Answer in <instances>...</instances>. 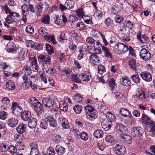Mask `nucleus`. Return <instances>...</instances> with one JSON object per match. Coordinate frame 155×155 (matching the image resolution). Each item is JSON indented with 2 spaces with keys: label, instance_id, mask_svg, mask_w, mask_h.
Listing matches in <instances>:
<instances>
[{
  "label": "nucleus",
  "instance_id": "f257e3e1",
  "mask_svg": "<svg viewBox=\"0 0 155 155\" xmlns=\"http://www.w3.org/2000/svg\"><path fill=\"white\" fill-rule=\"evenodd\" d=\"M35 77L29 76L25 73L22 76V79L24 81L22 84L21 87L23 90L27 89L30 87L31 85L34 83L35 81Z\"/></svg>",
  "mask_w": 155,
  "mask_h": 155
},
{
  "label": "nucleus",
  "instance_id": "f03ea898",
  "mask_svg": "<svg viewBox=\"0 0 155 155\" xmlns=\"http://www.w3.org/2000/svg\"><path fill=\"white\" fill-rule=\"evenodd\" d=\"M29 104L31 107H33L35 110L38 114L41 113L42 107L38 101L34 97H31L29 99Z\"/></svg>",
  "mask_w": 155,
  "mask_h": 155
},
{
  "label": "nucleus",
  "instance_id": "7ed1b4c3",
  "mask_svg": "<svg viewBox=\"0 0 155 155\" xmlns=\"http://www.w3.org/2000/svg\"><path fill=\"white\" fill-rule=\"evenodd\" d=\"M90 76L87 75L85 74H80L78 78V75L74 74L71 78L72 80L76 83H80L81 82V81H88L90 80Z\"/></svg>",
  "mask_w": 155,
  "mask_h": 155
},
{
  "label": "nucleus",
  "instance_id": "20e7f679",
  "mask_svg": "<svg viewBox=\"0 0 155 155\" xmlns=\"http://www.w3.org/2000/svg\"><path fill=\"white\" fill-rule=\"evenodd\" d=\"M38 61L42 63V67L44 68L51 64V57L48 55L41 54L38 57Z\"/></svg>",
  "mask_w": 155,
  "mask_h": 155
},
{
  "label": "nucleus",
  "instance_id": "39448f33",
  "mask_svg": "<svg viewBox=\"0 0 155 155\" xmlns=\"http://www.w3.org/2000/svg\"><path fill=\"white\" fill-rule=\"evenodd\" d=\"M115 51H120L121 53H124L128 51V46L123 43L118 42L114 47Z\"/></svg>",
  "mask_w": 155,
  "mask_h": 155
},
{
  "label": "nucleus",
  "instance_id": "423d86ee",
  "mask_svg": "<svg viewBox=\"0 0 155 155\" xmlns=\"http://www.w3.org/2000/svg\"><path fill=\"white\" fill-rule=\"evenodd\" d=\"M89 60L92 65L94 66L101 63L100 58L95 53H93L90 56Z\"/></svg>",
  "mask_w": 155,
  "mask_h": 155
},
{
  "label": "nucleus",
  "instance_id": "0eeeda50",
  "mask_svg": "<svg viewBox=\"0 0 155 155\" xmlns=\"http://www.w3.org/2000/svg\"><path fill=\"white\" fill-rule=\"evenodd\" d=\"M11 109L12 114L16 116L19 115L20 113H22V111L21 107L16 102H13L12 104Z\"/></svg>",
  "mask_w": 155,
  "mask_h": 155
},
{
  "label": "nucleus",
  "instance_id": "6e6552de",
  "mask_svg": "<svg viewBox=\"0 0 155 155\" xmlns=\"http://www.w3.org/2000/svg\"><path fill=\"white\" fill-rule=\"evenodd\" d=\"M114 150L117 155H124L126 153L125 147L121 145L117 144L114 148Z\"/></svg>",
  "mask_w": 155,
  "mask_h": 155
},
{
  "label": "nucleus",
  "instance_id": "1a4fd4ad",
  "mask_svg": "<svg viewBox=\"0 0 155 155\" xmlns=\"http://www.w3.org/2000/svg\"><path fill=\"white\" fill-rule=\"evenodd\" d=\"M59 124L64 129L68 128L70 126L68 119L63 116H60L58 118Z\"/></svg>",
  "mask_w": 155,
  "mask_h": 155
},
{
  "label": "nucleus",
  "instance_id": "9d476101",
  "mask_svg": "<svg viewBox=\"0 0 155 155\" xmlns=\"http://www.w3.org/2000/svg\"><path fill=\"white\" fill-rule=\"evenodd\" d=\"M29 61L31 63L30 68L35 72L38 71L39 67L37 63L36 59L35 57H30L29 58Z\"/></svg>",
  "mask_w": 155,
  "mask_h": 155
},
{
  "label": "nucleus",
  "instance_id": "9b49d317",
  "mask_svg": "<svg viewBox=\"0 0 155 155\" xmlns=\"http://www.w3.org/2000/svg\"><path fill=\"white\" fill-rule=\"evenodd\" d=\"M140 56L144 61L149 60L151 57V54L149 51L145 48H142L140 51Z\"/></svg>",
  "mask_w": 155,
  "mask_h": 155
},
{
  "label": "nucleus",
  "instance_id": "f8f14e48",
  "mask_svg": "<svg viewBox=\"0 0 155 155\" xmlns=\"http://www.w3.org/2000/svg\"><path fill=\"white\" fill-rule=\"evenodd\" d=\"M143 133L142 128L140 127H136L133 128L131 132L132 135L134 137H140Z\"/></svg>",
  "mask_w": 155,
  "mask_h": 155
},
{
  "label": "nucleus",
  "instance_id": "ddd939ff",
  "mask_svg": "<svg viewBox=\"0 0 155 155\" xmlns=\"http://www.w3.org/2000/svg\"><path fill=\"white\" fill-rule=\"evenodd\" d=\"M140 76L145 81L150 82L152 80L151 74L148 71L142 72L140 74Z\"/></svg>",
  "mask_w": 155,
  "mask_h": 155
},
{
  "label": "nucleus",
  "instance_id": "4468645a",
  "mask_svg": "<svg viewBox=\"0 0 155 155\" xmlns=\"http://www.w3.org/2000/svg\"><path fill=\"white\" fill-rule=\"evenodd\" d=\"M119 137L124 140V142L127 144H131L132 142L131 137L127 134L122 133L120 134Z\"/></svg>",
  "mask_w": 155,
  "mask_h": 155
},
{
  "label": "nucleus",
  "instance_id": "2eb2a0df",
  "mask_svg": "<svg viewBox=\"0 0 155 155\" xmlns=\"http://www.w3.org/2000/svg\"><path fill=\"white\" fill-rule=\"evenodd\" d=\"M42 70L44 72L52 75L54 74L56 71L55 68L51 64L49 66L43 68Z\"/></svg>",
  "mask_w": 155,
  "mask_h": 155
},
{
  "label": "nucleus",
  "instance_id": "dca6fc26",
  "mask_svg": "<svg viewBox=\"0 0 155 155\" xmlns=\"http://www.w3.org/2000/svg\"><path fill=\"white\" fill-rule=\"evenodd\" d=\"M47 120L48 121V123H49V125L51 127H56L57 125V124L55 119L51 114L47 113Z\"/></svg>",
  "mask_w": 155,
  "mask_h": 155
},
{
  "label": "nucleus",
  "instance_id": "f3484780",
  "mask_svg": "<svg viewBox=\"0 0 155 155\" xmlns=\"http://www.w3.org/2000/svg\"><path fill=\"white\" fill-rule=\"evenodd\" d=\"M43 104L45 107H50L54 105V101L50 98H45L42 100Z\"/></svg>",
  "mask_w": 155,
  "mask_h": 155
},
{
  "label": "nucleus",
  "instance_id": "a211bd4d",
  "mask_svg": "<svg viewBox=\"0 0 155 155\" xmlns=\"http://www.w3.org/2000/svg\"><path fill=\"white\" fill-rule=\"evenodd\" d=\"M18 120L15 117H12L8 119L7 121V124L10 127H15L18 124Z\"/></svg>",
  "mask_w": 155,
  "mask_h": 155
},
{
  "label": "nucleus",
  "instance_id": "6ab92c4d",
  "mask_svg": "<svg viewBox=\"0 0 155 155\" xmlns=\"http://www.w3.org/2000/svg\"><path fill=\"white\" fill-rule=\"evenodd\" d=\"M47 113L45 114L44 116V118L42 119L40 124V127L42 128L46 129L47 128L48 123L47 120Z\"/></svg>",
  "mask_w": 155,
  "mask_h": 155
},
{
  "label": "nucleus",
  "instance_id": "aec40b11",
  "mask_svg": "<svg viewBox=\"0 0 155 155\" xmlns=\"http://www.w3.org/2000/svg\"><path fill=\"white\" fill-rule=\"evenodd\" d=\"M15 44L12 42L10 41L7 45L6 48L8 52H14L16 49Z\"/></svg>",
  "mask_w": 155,
  "mask_h": 155
},
{
  "label": "nucleus",
  "instance_id": "412c9836",
  "mask_svg": "<svg viewBox=\"0 0 155 155\" xmlns=\"http://www.w3.org/2000/svg\"><path fill=\"white\" fill-rule=\"evenodd\" d=\"M121 84L124 86H129L131 84V81L127 77H122L120 79Z\"/></svg>",
  "mask_w": 155,
  "mask_h": 155
},
{
  "label": "nucleus",
  "instance_id": "4be33fe9",
  "mask_svg": "<svg viewBox=\"0 0 155 155\" xmlns=\"http://www.w3.org/2000/svg\"><path fill=\"white\" fill-rule=\"evenodd\" d=\"M96 111L93 112H87L86 116L88 119L90 120H94L97 117Z\"/></svg>",
  "mask_w": 155,
  "mask_h": 155
},
{
  "label": "nucleus",
  "instance_id": "5701e85b",
  "mask_svg": "<svg viewBox=\"0 0 155 155\" xmlns=\"http://www.w3.org/2000/svg\"><path fill=\"white\" fill-rule=\"evenodd\" d=\"M141 119L143 122L145 124L147 125H149L151 123L152 121L151 119L144 113L142 114Z\"/></svg>",
  "mask_w": 155,
  "mask_h": 155
},
{
  "label": "nucleus",
  "instance_id": "b1692460",
  "mask_svg": "<svg viewBox=\"0 0 155 155\" xmlns=\"http://www.w3.org/2000/svg\"><path fill=\"white\" fill-rule=\"evenodd\" d=\"M31 150L29 155H40L37 144L35 145V146H32Z\"/></svg>",
  "mask_w": 155,
  "mask_h": 155
},
{
  "label": "nucleus",
  "instance_id": "393cba45",
  "mask_svg": "<svg viewBox=\"0 0 155 155\" xmlns=\"http://www.w3.org/2000/svg\"><path fill=\"white\" fill-rule=\"evenodd\" d=\"M26 127V125L25 124H20L16 127L17 131L20 134H22L25 132Z\"/></svg>",
  "mask_w": 155,
  "mask_h": 155
},
{
  "label": "nucleus",
  "instance_id": "a878e982",
  "mask_svg": "<svg viewBox=\"0 0 155 155\" xmlns=\"http://www.w3.org/2000/svg\"><path fill=\"white\" fill-rule=\"evenodd\" d=\"M21 113V117L22 120H28L29 119L31 115L30 112L25 110Z\"/></svg>",
  "mask_w": 155,
  "mask_h": 155
},
{
  "label": "nucleus",
  "instance_id": "bb28decb",
  "mask_svg": "<svg viewBox=\"0 0 155 155\" xmlns=\"http://www.w3.org/2000/svg\"><path fill=\"white\" fill-rule=\"evenodd\" d=\"M106 117L108 122L111 123L114 121L116 119L115 116L110 112H108L107 113Z\"/></svg>",
  "mask_w": 155,
  "mask_h": 155
},
{
  "label": "nucleus",
  "instance_id": "cd10ccee",
  "mask_svg": "<svg viewBox=\"0 0 155 155\" xmlns=\"http://www.w3.org/2000/svg\"><path fill=\"white\" fill-rule=\"evenodd\" d=\"M126 127L120 123H117L115 126V129L118 132H121L124 131Z\"/></svg>",
  "mask_w": 155,
  "mask_h": 155
},
{
  "label": "nucleus",
  "instance_id": "c85d7f7f",
  "mask_svg": "<svg viewBox=\"0 0 155 155\" xmlns=\"http://www.w3.org/2000/svg\"><path fill=\"white\" fill-rule=\"evenodd\" d=\"M37 120L35 118H31L28 123V126L31 128H35L37 125Z\"/></svg>",
  "mask_w": 155,
  "mask_h": 155
},
{
  "label": "nucleus",
  "instance_id": "c756f323",
  "mask_svg": "<svg viewBox=\"0 0 155 155\" xmlns=\"http://www.w3.org/2000/svg\"><path fill=\"white\" fill-rule=\"evenodd\" d=\"M3 106L5 107H8L10 106L11 103L8 97H3L2 100Z\"/></svg>",
  "mask_w": 155,
  "mask_h": 155
},
{
  "label": "nucleus",
  "instance_id": "7c9ffc66",
  "mask_svg": "<svg viewBox=\"0 0 155 155\" xmlns=\"http://www.w3.org/2000/svg\"><path fill=\"white\" fill-rule=\"evenodd\" d=\"M18 52L17 54V58L20 61L24 60L25 57V55L24 51L20 49L18 50Z\"/></svg>",
  "mask_w": 155,
  "mask_h": 155
},
{
  "label": "nucleus",
  "instance_id": "2f4dec72",
  "mask_svg": "<svg viewBox=\"0 0 155 155\" xmlns=\"http://www.w3.org/2000/svg\"><path fill=\"white\" fill-rule=\"evenodd\" d=\"M120 113L121 115L124 117L130 116L131 115V114L126 108H122L120 109Z\"/></svg>",
  "mask_w": 155,
  "mask_h": 155
},
{
  "label": "nucleus",
  "instance_id": "473e14b6",
  "mask_svg": "<svg viewBox=\"0 0 155 155\" xmlns=\"http://www.w3.org/2000/svg\"><path fill=\"white\" fill-rule=\"evenodd\" d=\"M102 50L104 51L105 56L108 58H112V56L110 51L106 47L103 46L102 47Z\"/></svg>",
  "mask_w": 155,
  "mask_h": 155
},
{
  "label": "nucleus",
  "instance_id": "72a5a7b5",
  "mask_svg": "<svg viewBox=\"0 0 155 155\" xmlns=\"http://www.w3.org/2000/svg\"><path fill=\"white\" fill-rule=\"evenodd\" d=\"M103 133L100 129H98L95 130L94 133V135L96 138H100L103 136Z\"/></svg>",
  "mask_w": 155,
  "mask_h": 155
},
{
  "label": "nucleus",
  "instance_id": "f704fd0d",
  "mask_svg": "<svg viewBox=\"0 0 155 155\" xmlns=\"http://www.w3.org/2000/svg\"><path fill=\"white\" fill-rule=\"evenodd\" d=\"M137 96L141 99L143 98L145 99L146 97L145 92L143 91L140 88H138L137 92Z\"/></svg>",
  "mask_w": 155,
  "mask_h": 155
},
{
  "label": "nucleus",
  "instance_id": "c9c22d12",
  "mask_svg": "<svg viewBox=\"0 0 155 155\" xmlns=\"http://www.w3.org/2000/svg\"><path fill=\"white\" fill-rule=\"evenodd\" d=\"M55 150L57 153L59 155H63L65 152V149L59 145H57Z\"/></svg>",
  "mask_w": 155,
  "mask_h": 155
},
{
  "label": "nucleus",
  "instance_id": "e433bc0d",
  "mask_svg": "<svg viewBox=\"0 0 155 155\" xmlns=\"http://www.w3.org/2000/svg\"><path fill=\"white\" fill-rule=\"evenodd\" d=\"M74 5V2L72 0H67L65 3V5L66 6L67 8H72Z\"/></svg>",
  "mask_w": 155,
  "mask_h": 155
},
{
  "label": "nucleus",
  "instance_id": "4c0bfd02",
  "mask_svg": "<svg viewBox=\"0 0 155 155\" xmlns=\"http://www.w3.org/2000/svg\"><path fill=\"white\" fill-rule=\"evenodd\" d=\"M131 78L133 81L136 84H139L140 81V79L137 74H135L131 76Z\"/></svg>",
  "mask_w": 155,
  "mask_h": 155
},
{
  "label": "nucleus",
  "instance_id": "58836bf2",
  "mask_svg": "<svg viewBox=\"0 0 155 155\" xmlns=\"http://www.w3.org/2000/svg\"><path fill=\"white\" fill-rule=\"evenodd\" d=\"M6 85V87L9 90H14L15 87V84L12 81H10L7 82Z\"/></svg>",
  "mask_w": 155,
  "mask_h": 155
},
{
  "label": "nucleus",
  "instance_id": "ea45409f",
  "mask_svg": "<svg viewBox=\"0 0 155 155\" xmlns=\"http://www.w3.org/2000/svg\"><path fill=\"white\" fill-rule=\"evenodd\" d=\"M128 65L130 68L135 70L136 68V61L133 59H130L128 61Z\"/></svg>",
  "mask_w": 155,
  "mask_h": 155
},
{
  "label": "nucleus",
  "instance_id": "a19ab883",
  "mask_svg": "<svg viewBox=\"0 0 155 155\" xmlns=\"http://www.w3.org/2000/svg\"><path fill=\"white\" fill-rule=\"evenodd\" d=\"M108 84L111 90L113 91L116 86L115 81L114 78H111L108 82Z\"/></svg>",
  "mask_w": 155,
  "mask_h": 155
},
{
  "label": "nucleus",
  "instance_id": "79ce46f5",
  "mask_svg": "<svg viewBox=\"0 0 155 155\" xmlns=\"http://www.w3.org/2000/svg\"><path fill=\"white\" fill-rule=\"evenodd\" d=\"M44 38L49 42H52L54 44V43H55L54 41L55 39L54 35H47L45 36H44Z\"/></svg>",
  "mask_w": 155,
  "mask_h": 155
},
{
  "label": "nucleus",
  "instance_id": "37998d69",
  "mask_svg": "<svg viewBox=\"0 0 155 155\" xmlns=\"http://www.w3.org/2000/svg\"><path fill=\"white\" fill-rule=\"evenodd\" d=\"M38 32L41 35L44 37L48 34L47 30L43 27H41L39 29Z\"/></svg>",
  "mask_w": 155,
  "mask_h": 155
},
{
  "label": "nucleus",
  "instance_id": "c03bdc74",
  "mask_svg": "<svg viewBox=\"0 0 155 155\" xmlns=\"http://www.w3.org/2000/svg\"><path fill=\"white\" fill-rule=\"evenodd\" d=\"M82 107L79 105H76L73 107V109L75 112L77 114H80L82 109Z\"/></svg>",
  "mask_w": 155,
  "mask_h": 155
},
{
  "label": "nucleus",
  "instance_id": "a18cd8bd",
  "mask_svg": "<svg viewBox=\"0 0 155 155\" xmlns=\"http://www.w3.org/2000/svg\"><path fill=\"white\" fill-rule=\"evenodd\" d=\"M133 24L132 22L130 21H125L123 23V25L124 27V29H126V28H128L130 29H131L133 26Z\"/></svg>",
  "mask_w": 155,
  "mask_h": 155
},
{
  "label": "nucleus",
  "instance_id": "49530a36",
  "mask_svg": "<svg viewBox=\"0 0 155 155\" xmlns=\"http://www.w3.org/2000/svg\"><path fill=\"white\" fill-rule=\"evenodd\" d=\"M9 15L12 17L14 21H15V19L18 20L20 16L18 13L12 12H10L9 14Z\"/></svg>",
  "mask_w": 155,
  "mask_h": 155
},
{
  "label": "nucleus",
  "instance_id": "de8ad7c7",
  "mask_svg": "<svg viewBox=\"0 0 155 155\" xmlns=\"http://www.w3.org/2000/svg\"><path fill=\"white\" fill-rule=\"evenodd\" d=\"M46 48L48 53L49 55H51L54 52V50L53 47L49 44H46Z\"/></svg>",
  "mask_w": 155,
  "mask_h": 155
},
{
  "label": "nucleus",
  "instance_id": "09e8293b",
  "mask_svg": "<svg viewBox=\"0 0 155 155\" xmlns=\"http://www.w3.org/2000/svg\"><path fill=\"white\" fill-rule=\"evenodd\" d=\"M15 140L17 142H22L24 138L23 135L22 134H15L14 136Z\"/></svg>",
  "mask_w": 155,
  "mask_h": 155
},
{
  "label": "nucleus",
  "instance_id": "8fccbe9b",
  "mask_svg": "<svg viewBox=\"0 0 155 155\" xmlns=\"http://www.w3.org/2000/svg\"><path fill=\"white\" fill-rule=\"evenodd\" d=\"M50 17L48 15H45L43 17L41 22L45 24H48L49 23Z\"/></svg>",
  "mask_w": 155,
  "mask_h": 155
},
{
  "label": "nucleus",
  "instance_id": "3c124183",
  "mask_svg": "<svg viewBox=\"0 0 155 155\" xmlns=\"http://www.w3.org/2000/svg\"><path fill=\"white\" fill-rule=\"evenodd\" d=\"M77 15L80 17L83 18L84 17H86L84 15V12L83 9L82 8H80L78 9L76 12Z\"/></svg>",
  "mask_w": 155,
  "mask_h": 155
},
{
  "label": "nucleus",
  "instance_id": "603ef678",
  "mask_svg": "<svg viewBox=\"0 0 155 155\" xmlns=\"http://www.w3.org/2000/svg\"><path fill=\"white\" fill-rule=\"evenodd\" d=\"M59 108L60 110L64 111H67L68 107L67 104L64 102L63 103H60L59 104Z\"/></svg>",
  "mask_w": 155,
  "mask_h": 155
},
{
  "label": "nucleus",
  "instance_id": "864d4df0",
  "mask_svg": "<svg viewBox=\"0 0 155 155\" xmlns=\"http://www.w3.org/2000/svg\"><path fill=\"white\" fill-rule=\"evenodd\" d=\"M35 8L36 10L37 15L38 16L42 13L43 7L42 6L38 4L35 5Z\"/></svg>",
  "mask_w": 155,
  "mask_h": 155
},
{
  "label": "nucleus",
  "instance_id": "5fc2aeb1",
  "mask_svg": "<svg viewBox=\"0 0 155 155\" xmlns=\"http://www.w3.org/2000/svg\"><path fill=\"white\" fill-rule=\"evenodd\" d=\"M53 140L54 142L58 143L62 140V138L60 135L55 134L53 136Z\"/></svg>",
  "mask_w": 155,
  "mask_h": 155
},
{
  "label": "nucleus",
  "instance_id": "6e6d98bb",
  "mask_svg": "<svg viewBox=\"0 0 155 155\" xmlns=\"http://www.w3.org/2000/svg\"><path fill=\"white\" fill-rule=\"evenodd\" d=\"M111 123L108 122L102 125V128L105 130H108L110 129L111 127Z\"/></svg>",
  "mask_w": 155,
  "mask_h": 155
},
{
  "label": "nucleus",
  "instance_id": "4d7b16f0",
  "mask_svg": "<svg viewBox=\"0 0 155 155\" xmlns=\"http://www.w3.org/2000/svg\"><path fill=\"white\" fill-rule=\"evenodd\" d=\"M16 147L18 150L24 149V146L22 142H17L16 145Z\"/></svg>",
  "mask_w": 155,
  "mask_h": 155
},
{
  "label": "nucleus",
  "instance_id": "13d9d810",
  "mask_svg": "<svg viewBox=\"0 0 155 155\" xmlns=\"http://www.w3.org/2000/svg\"><path fill=\"white\" fill-rule=\"evenodd\" d=\"M22 13H26L28 12V6L26 4H24L21 6Z\"/></svg>",
  "mask_w": 155,
  "mask_h": 155
},
{
  "label": "nucleus",
  "instance_id": "bf43d9fd",
  "mask_svg": "<svg viewBox=\"0 0 155 155\" xmlns=\"http://www.w3.org/2000/svg\"><path fill=\"white\" fill-rule=\"evenodd\" d=\"M82 97L81 94H77L75 96L74 98V100L76 103H80L82 101Z\"/></svg>",
  "mask_w": 155,
  "mask_h": 155
},
{
  "label": "nucleus",
  "instance_id": "052dcab7",
  "mask_svg": "<svg viewBox=\"0 0 155 155\" xmlns=\"http://www.w3.org/2000/svg\"><path fill=\"white\" fill-rule=\"evenodd\" d=\"M98 70L99 73L102 74L104 72H105V68L104 66L101 64L99 65L98 67Z\"/></svg>",
  "mask_w": 155,
  "mask_h": 155
},
{
  "label": "nucleus",
  "instance_id": "680f3d73",
  "mask_svg": "<svg viewBox=\"0 0 155 155\" xmlns=\"http://www.w3.org/2000/svg\"><path fill=\"white\" fill-rule=\"evenodd\" d=\"M79 137L83 140H86L88 139V137L87 134L86 132H82L81 133Z\"/></svg>",
  "mask_w": 155,
  "mask_h": 155
},
{
  "label": "nucleus",
  "instance_id": "e2e57ef3",
  "mask_svg": "<svg viewBox=\"0 0 155 155\" xmlns=\"http://www.w3.org/2000/svg\"><path fill=\"white\" fill-rule=\"evenodd\" d=\"M83 18L84 22L87 24L91 25L93 24V22L91 20L92 18L91 17L89 16L86 18V16L84 17Z\"/></svg>",
  "mask_w": 155,
  "mask_h": 155
},
{
  "label": "nucleus",
  "instance_id": "0e129e2a",
  "mask_svg": "<svg viewBox=\"0 0 155 155\" xmlns=\"http://www.w3.org/2000/svg\"><path fill=\"white\" fill-rule=\"evenodd\" d=\"M115 21L117 23H120L122 22L124 20L123 17L119 15H117L115 17Z\"/></svg>",
  "mask_w": 155,
  "mask_h": 155
},
{
  "label": "nucleus",
  "instance_id": "69168bd1",
  "mask_svg": "<svg viewBox=\"0 0 155 155\" xmlns=\"http://www.w3.org/2000/svg\"><path fill=\"white\" fill-rule=\"evenodd\" d=\"M85 110L87 111V112H95V111H96L94 109L93 106L90 105H88L86 106L85 107Z\"/></svg>",
  "mask_w": 155,
  "mask_h": 155
},
{
  "label": "nucleus",
  "instance_id": "338daca9",
  "mask_svg": "<svg viewBox=\"0 0 155 155\" xmlns=\"http://www.w3.org/2000/svg\"><path fill=\"white\" fill-rule=\"evenodd\" d=\"M106 141L108 143H112L114 140V137L111 135H108L105 137Z\"/></svg>",
  "mask_w": 155,
  "mask_h": 155
},
{
  "label": "nucleus",
  "instance_id": "774afa93",
  "mask_svg": "<svg viewBox=\"0 0 155 155\" xmlns=\"http://www.w3.org/2000/svg\"><path fill=\"white\" fill-rule=\"evenodd\" d=\"M47 153L49 155H54L55 154L54 149L52 147H50L47 149Z\"/></svg>",
  "mask_w": 155,
  "mask_h": 155
}]
</instances>
